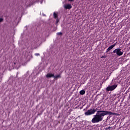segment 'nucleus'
<instances>
[{"label": "nucleus", "instance_id": "nucleus-11", "mask_svg": "<svg viewBox=\"0 0 130 130\" xmlns=\"http://www.w3.org/2000/svg\"><path fill=\"white\" fill-rule=\"evenodd\" d=\"M53 17L55 19H56V18H57V14H56V13L54 12Z\"/></svg>", "mask_w": 130, "mask_h": 130}, {"label": "nucleus", "instance_id": "nucleus-3", "mask_svg": "<svg viewBox=\"0 0 130 130\" xmlns=\"http://www.w3.org/2000/svg\"><path fill=\"white\" fill-rule=\"evenodd\" d=\"M113 52V53H116L118 56H121L123 54V52L121 51V49L120 48L115 49Z\"/></svg>", "mask_w": 130, "mask_h": 130}, {"label": "nucleus", "instance_id": "nucleus-15", "mask_svg": "<svg viewBox=\"0 0 130 130\" xmlns=\"http://www.w3.org/2000/svg\"><path fill=\"white\" fill-rule=\"evenodd\" d=\"M62 34L61 32H57V35H61Z\"/></svg>", "mask_w": 130, "mask_h": 130}, {"label": "nucleus", "instance_id": "nucleus-20", "mask_svg": "<svg viewBox=\"0 0 130 130\" xmlns=\"http://www.w3.org/2000/svg\"><path fill=\"white\" fill-rule=\"evenodd\" d=\"M41 4H42V2H41Z\"/></svg>", "mask_w": 130, "mask_h": 130}, {"label": "nucleus", "instance_id": "nucleus-8", "mask_svg": "<svg viewBox=\"0 0 130 130\" xmlns=\"http://www.w3.org/2000/svg\"><path fill=\"white\" fill-rule=\"evenodd\" d=\"M113 48V47L111 45L106 50V52H109L110 50H111Z\"/></svg>", "mask_w": 130, "mask_h": 130}, {"label": "nucleus", "instance_id": "nucleus-19", "mask_svg": "<svg viewBox=\"0 0 130 130\" xmlns=\"http://www.w3.org/2000/svg\"><path fill=\"white\" fill-rule=\"evenodd\" d=\"M70 2H73L74 0H69Z\"/></svg>", "mask_w": 130, "mask_h": 130}, {"label": "nucleus", "instance_id": "nucleus-4", "mask_svg": "<svg viewBox=\"0 0 130 130\" xmlns=\"http://www.w3.org/2000/svg\"><path fill=\"white\" fill-rule=\"evenodd\" d=\"M117 87V85L114 84L112 86H110L107 87L106 90L107 91H113Z\"/></svg>", "mask_w": 130, "mask_h": 130}, {"label": "nucleus", "instance_id": "nucleus-17", "mask_svg": "<svg viewBox=\"0 0 130 130\" xmlns=\"http://www.w3.org/2000/svg\"><path fill=\"white\" fill-rule=\"evenodd\" d=\"M105 57H106V56H103L102 57V58H105Z\"/></svg>", "mask_w": 130, "mask_h": 130}, {"label": "nucleus", "instance_id": "nucleus-7", "mask_svg": "<svg viewBox=\"0 0 130 130\" xmlns=\"http://www.w3.org/2000/svg\"><path fill=\"white\" fill-rule=\"evenodd\" d=\"M46 78H54V74H51V73H49L46 75Z\"/></svg>", "mask_w": 130, "mask_h": 130}, {"label": "nucleus", "instance_id": "nucleus-14", "mask_svg": "<svg viewBox=\"0 0 130 130\" xmlns=\"http://www.w3.org/2000/svg\"><path fill=\"white\" fill-rule=\"evenodd\" d=\"M116 46V43H115V44H114L113 45H112V46L113 47H113H115V46Z\"/></svg>", "mask_w": 130, "mask_h": 130}, {"label": "nucleus", "instance_id": "nucleus-13", "mask_svg": "<svg viewBox=\"0 0 130 130\" xmlns=\"http://www.w3.org/2000/svg\"><path fill=\"white\" fill-rule=\"evenodd\" d=\"M4 21V19L2 18H0V23L3 22Z\"/></svg>", "mask_w": 130, "mask_h": 130}, {"label": "nucleus", "instance_id": "nucleus-6", "mask_svg": "<svg viewBox=\"0 0 130 130\" xmlns=\"http://www.w3.org/2000/svg\"><path fill=\"white\" fill-rule=\"evenodd\" d=\"M64 8L66 9H72V5L71 4H66L64 5Z\"/></svg>", "mask_w": 130, "mask_h": 130}, {"label": "nucleus", "instance_id": "nucleus-10", "mask_svg": "<svg viewBox=\"0 0 130 130\" xmlns=\"http://www.w3.org/2000/svg\"><path fill=\"white\" fill-rule=\"evenodd\" d=\"M80 95H84L85 94V93H86V91L84 90H82L80 91Z\"/></svg>", "mask_w": 130, "mask_h": 130}, {"label": "nucleus", "instance_id": "nucleus-2", "mask_svg": "<svg viewBox=\"0 0 130 130\" xmlns=\"http://www.w3.org/2000/svg\"><path fill=\"white\" fill-rule=\"evenodd\" d=\"M96 110L95 109H90L88 110L87 111L85 112L84 113V114L86 116H88L89 115H92L95 114V112H96Z\"/></svg>", "mask_w": 130, "mask_h": 130}, {"label": "nucleus", "instance_id": "nucleus-1", "mask_svg": "<svg viewBox=\"0 0 130 130\" xmlns=\"http://www.w3.org/2000/svg\"><path fill=\"white\" fill-rule=\"evenodd\" d=\"M112 112L107 111H98L96 114L93 115V118L91 120L92 123H98L102 121L105 115H111Z\"/></svg>", "mask_w": 130, "mask_h": 130}, {"label": "nucleus", "instance_id": "nucleus-12", "mask_svg": "<svg viewBox=\"0 0 130 130\" xmlns=\"http://www.w3.org/2000/svg\"><path fill=\"white\" fill-rule=\"evenodd\" d=\"M30 56H31V55H29L28 56H27L26 58V60H29V59H30Z\"/></svg>", "mask_w": 130, "mask_h": 130}, {"label": "nucleus", "instance_id": "nucleus-9", "mask_svg": "<svg viewBox=\"0 0 130 130\" xmlns=\"http://www.w3.org/2000/svg\"><path fill=\"white\" fill-rule=\"evenodd\" d=\"M54 78L55 79V80H57V79H59V78H61L60 75H57L56 76L54 75Z\"/></svg>", "mask_w": 130, "mask_h": 130}, {"label": "nucleus", "instance_id": "nucleus-18", "mask_svg": "<svg viewBox=\"0 0 130 130\" xmlns=\"http://www.w3.org/2000/svg\"><path fill=\"white\" fill-rule=\"evenodd\" d=\"M56 23H58V19H56Z\"/></svg>", "mask_w": 130, "mask_h": 130}, {"label": "nucleus", "instance_id": "nucleus-5", "mask_svg": "<svg viewBox=\"0 0 130 130\" xmlns=\"http://www.w3.org/2000/svg\"><path fill=\"white\" fill-rule=\"evenodd\" d=\"M14 64L17 69H19L20 68V66H21V63H20V61L19 60H16L14 62Z\"/></svg>", "mask_w": 130, "mask_h": 130}, {"label": "nucleus", "instance_id": "nucleus-16", "mask_svg": "<svg viewBox=\"0 0 130 130\" xmlns=\"http://www.w3.org/2000/svg\"><path fill=\"white\" fill-rule=\"evenodd\" d=\"M35 55H36V56H38L39 55H40L39 54V53H36V54H35Z\"/></svg>", "mask_w": 130, "mask_h": 130}]
</instances>
